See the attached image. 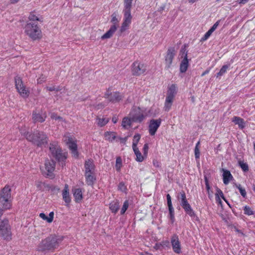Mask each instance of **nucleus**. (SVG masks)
Instances as JSON below:
<instances>
[{"label": "nucleus", "mask_w": 255, "mask_h": 255, "mask_svg": "<svg viewBox=\"0 0 255 255\" xmlns=\"http://www.w3.org/2000/svg\"><path fill=\"white\" fill-rule=\"evenodd\" d=\"M43 183L41 182H37L36 183V185L37 186V187L39 189H41V185Z\"/></svg>", "instance_id": "obj_56"}, {"label": "nucleus", "mask_w": 255, "mask_h": 255, "mask_svg": "<svg viewBox=\"0 0 255 255\" xmlns=\"http://www.w3.org/2000/svg\"><path fill=\"white\" fill-rule=\"evenodd\" d=\"M3 210H4V209H3V208H1L0 207V218H1V216H2V214H3Z\"/></svg>", "instance_id": "obj_61"}, {"label": "nucleus", "mask_w": 255, "mask_h": 255, "mask_svg": "<svg viewBox=\"0 0 255 255\" xmlns=\"http://www.w3.org/2000/svg\"><path fill=\"white\" fill-rule=\"evenodd\" d=\"M176 54V51L173 47L169 48L165 57V64L169 68Z\"/></svg>", "instance_id": "obj_18"}, {"label": "nucleus", "mask_w": 255, "mask_h": 255, "mask_svg": "<svg viewBox=\"0 0 255 255\" xmlns=\"http://www.w3.org/2000/svg\"><path fill=\"white\" fill-rule=\"evenodd\" d=\"M200 142L199 141L197 142V143L196 144L195 149H194V153H195V157L196 159H199L200 156V152L199 149Z\"/></svg>", "instance_id": "obj_39"}, {"label": "nucleus", "mask_w": 255, "mask_h": 255, "mask_svg": "<svg viewBox=\"0 0 255 255\" xmlns=\"http://www.w3.org/2000/svg\"><path fill=\"white\" fill-rule=\"evenodd\" d=\"M55 164L53 160H46L45 162L44 166L42 170L43 174L47 177L53 178L54 177V171L55 170Z\"/></svg>", "instance_id": "obj_13"}, {"label": "nucleus", "mask_w": 255, "mask_h": 255, "mask_svg": "<svg viewBox=\"0 0 255 255\" xmlns=\"http://www.w3.org/2000/svg\"><path fill=\"white\" fill-rule=\"evenodd\" d=\"M140 255H152L151 254L145 253L144 254H141Z\"/></svg>", "instance_id": "obj_63"}, {"label": "nucleus", "mask_w": 255, "mask_h": 255, "mask_svg": "<svg viewBox=\"0 0 255 255\" xmlns=\"http://www.w3.org/2000/svg\"><path fill=\"white\" fill-rule=\"evenodd\" d=\"M213 32L212 31H211L210 30H209L204 35V38H203V39L204 40H206L210 36V35H211V34Z\"/></svg>", "instance_id": "obj_51"}, {"label": "nucleus", "mask_w": 255, "mask_h": 255, "mask_svg": "<svg viewBox=\"0 0 255 255\" xmlns=\"http://www.w3.org/2000/svg\"><path fill=\"white\" fill-rule=\"evenodd\" d=\"M177 92V86L176 85L171 84L168 86L164 106V109L165 111H169L171 109Z\"/></svg>", "instance_id": "obj_6"}, {"label": "nucleus", "mask_w": 255, "mask_h": 255, "mask_svg": "<svg viewBox=\"0 0 255 255\" xmlns=\"http://www.w3.org/2000/svg\"><path fill=\"white\" fill-rule=\"evenodd\" d=\"M142 150L144 155L147 156L148 150V145L147 143H145L144 144Z\"/></svg>", "instance_id": "obj_50"}, {"label": "nucleus", "mask_w": 255, "mask_h": 255, "mask_svg": "<svg viewBox=\"0 0 255 255\" xmlns=\"http://www.w3.org/2000/svg\"><path fill=\"white\" fill-rule=\"evenodd\" d=\"M132 122L131 118L129 116V117H125L123 119L122 126L124 128L128 129L130 127Z\"/></svg>", "instance_id": "obj_36"}, {"label": "nucleus", "mask_w": 255, "mask_h": 255, "mask_svg": "<svg viewBox=\"0 0 255 255\" xmlns=\"http://www.w3.org/2000/svg\"><path fill=\"white\" fill-rule=\"evenodd\" d=\"M109 121V118L104 116L98 117L96 119V123L98 127H103L106 125Z\"/></svg>", "instance_id": "obj_30"}, {"label": "nucleus", "mask_w": 255, "mask_h": 255, "mask_svg": "<svg viewBox=\"0 0 255 255\" xmlns=\"http://www.w3.org/2000/svg\"><path fill=\"white\" fill-rule=\"evenodd\" d=\"M45 80L44 78H43L42 79H41V78H39L37 79V83H42L43 81H44Z\"/></svg>", "instance_id": "obj_59"}, {"label": "nucleus", "mask_w": 255, "mask_h": 255, "mask_svg": "<svg viewBox=\"0 0 255 255\" xmlns=\"http://www.w3.org/2000/svg\"><path fill=\"white\" fill-rule=\"evenodd\" d=\"M73 196L76 202H80L83 199V193L80 188H76L73 190Z\"/></svg>", "instance_id": "obj_31"}, {"label": "nucleus", "mask_w": 255, "mask_h": 255, "mask_svg": "<svg viewBox=\"0 0 255 255\" xmlns=\"http://www.w3.org/2000/svg\"><path fill=\"white\" fill-rule=\"evenodd\" d=\"M140 137L141 135L139 133H136L134 135L132 145V149L138 148L137 146Z\"/></svg>", "instance_id": "obj_37"}, {"label": "nucleus", "mask_w": 255, "mask_h": 255, "mask_svg": "<svg viewBox=\"0 0 255 255\" xmlns=\"http://www.w3.org/2000/svg\"><path fill=\"white\" fill-rule=\"evenodd\" d=\"M229 68L228 65H224L221 69H220V71L217 73V77L222 76L224 74H225L227 69Z\"/></svg>", "instance_id": "obj_43"}, {"label": "nucleus", "mask_w": 255, "mask_h": 255, "mask_svg": "<svg viewBox=\"0 0 255 255\" xmlns=\"http://www.w3.org/2000/svg\"><path fill=\"white\" fill-rule=\"evenodd\" d=\"M235 231L236 232H237L238 233H239L242 235H244L243 233L241 230L238 229L237 228H235Z\"/></svg>", "instance_id": "obj_58"}, {"label": "nucleus", "mask_w": 255, "mask_h": 255, "mask_svg": "<svg viewBox=\"0 0 255 255\" xmlns=\"http://www.w3.org/2000/svg\"><path fill=\"white\" fill-rule=\"evenodd\" d=\"M249 0H238L237 2L239 4H244L246 3Z\"/></svg>", "instance_id": "obj_54"}, {"label": "nucleus", "mask_w": 255, "mask_h": 255, "mask_svg": "<svg viewBox=\"0 0 255 255\" xmlns=\"http://www.w3.org/2000/svg\"><path fill=\"white\" fill-rule=\"evenodd\" d=\"M0 238L6 241H9L12 239L11 227L6 219H3L0 222Z\"/></svg>", "instance_id": "obj_7"}, {"label": "nucleus", "mask_w": 255, "mask_h": 255, "mask_svg": "<svg viewBox=\"0 0 255 255\" xmlns=\"http://www.w3.org/2000/svg\"><path fill=\"white\" fill-rule=\"evenodd\" d=\"M46 89L50 91H54L57 89L54 86H46Z\"/></svg>", "instance_id": "obj_52"}, {"label": "nucleus", "mask_w": 255, "mask_h": 255, "mask_svg": "<svg viewBox=\"0 0 255 255\" xmlns=\"http://www.w3.org/2000/svg\"><path fill=\"white\" fill-rule=\"evenodd\" d=\"M180 196L181 205L184 209L185 212L191 217L193 218L196 217L197 220H199L198 218L196 216L194 211L193 210L190 205L188 202L185 193L184 192H181Z\"/></svg>", "instance_id": "obj_12"}, {"label": "nucleus", "mask_w": 255, "mask_h": 255, "mask_svg": "<svg viewBox=\"0 0 255 255\" xmlns=\"http://www.w3.org/2000/svg\"><path fill=\"white\" fill-rule=\"evenodd\" d=\"M179 55L182 59L180 64L179 70L182 73H185L189 66V60L188 59V51L185 48H183L180 50Z\"/></svg>", "instance_id": "obj_11"}, {"label": "nucleus", "mask_w": 255, "mask_h": 255, "mask_svg": "<svg viewBox=\"0 0 255 255\" xmlns=\"http://www.w3.org/2000/svg\"><path fill=\"white\" fill-rule=\"evenodd\" d=\"M14 85L17 92L23 98L28 97L30 91L24 85L21 78L18 76L14 77Z\"/></svg>", "instance_id": "obj_9"}, {"label": "nucleus", "mask_w": 255, "mask_h": 255, "mask_svg": "<svg viewBox=\"0 0 255 255\" xmlns=\"http://www.w3.org/2000/svg\"><path fill=\"white\" fill-rule=\"evenodd\" d=\"M222 172V177L223 183L225 185H228L230 181L234 179V177L230 171L227 169L222 168L221 170Z\"/></svg>", "instance_id": "obj_20"}, {"label": "nucleus", "mask_w": 255, "mask_h": 255, "mask_svg": "<svg viewBox=\"0 0 255 255\" xmlns=\"http://www.w3.org/2000/svg\"><path fill=\"white\" fill-rule=\"evenodd\" d=\"M106 96L109 101L114 103L119 102L122 99V95L118 92H114L108 95H106Z\"/></svg>", "instance_id": "obj_24"}, {"label": "nucleus", "mask_w": 255, "mask_h": 255, "mask_svg": "<svg viewBox=\"0 0 255 255\" xmlns=\"http://www.w3.org/2000/svg\"><path fill=\"white\" fill-rule=\"evenodd\" d=\"M133 0H124V4L132 5Z\"/></svg>", "instance_id": "obj_53"}, {"label": "nucleus", "mask_w": 255, "mask_h": 255, "mask_svg": "<svg viewBox=\"0 0 255 255\" xmlns=\"http://www.w3.org/2000/svg\"><path fill=\"white\" fill-rule=\"evenodd\" d=\"M117 29L115 25H111L110 29L101 36L102 40L107 39L111 38Z\"/></svg>", "instance_id": "obj_26"}, {"label": "nucleus", "mask_w": 255, "mask_h": 255, "mask_svg": "<svg viewBox=\"0 0 255 255\" xmlns=\"http://www.w3.org/2000/svg\"><path fill=\"white\" fill-rule=\"evenodd\" d=\"M109 208L111 212L116 214L119 209V203L117 200L111 202L109 204Z\"/></svg>", "instance_id": "obj_35"}, {"label": "nucleus", "mask_w": 255, "mask_h": 255, "mask_svg": "<svg viewBox=\"0 0 255 255\" xmlns=\"http://www.w3.org/2000/svg\"><path fill=\"white\" fill-rule=\"evenodd\" d=\"M85 176L87 184L90 186L93 185L96 181V177L93 175V173L85 174Z\"/></svg>", "instance_id": "obj_34"}, {"label": "nucleus", "mask_w": 255, "mask_h": 255, "mask_svg": "<svg viewBox=\"0 0 255 255\" xmlns=\"http://www.w3.org/2000/svg\"><path fill=\"white\" fill-rule=\"evenodd\" d=\"M236 187L239 189L240 194L244 197L246 198L247 196V192L245 188H243L241 185H237Z\"/></svg>", "instance_id": "obj_42"}, {"label": "nucleus", "mask_w": 255, "mask_h": 255, "mask_svg": "<svg viewBox=\"0 0 255 255\" xmlns=\"http://www.w3.org/2000/svg\"><path fill=\"white\" fill-rule=\"evenodd\" d=\"M133 150L136 156L135 160L137 162H142L147 156L144 155V153L142 154L138 148H133Z\"/></svg>", "instance_id": "obj_33"}, {"label": "nucleus", "mask_w": 255, "mask_h": 255, "mask_svg": "<svg viewBox=\"0 0 255 255\" xmlns=\"http://www.w3.org/2000/svg\"><path fill=\"white\" fill-rule=\"evenodd\" d=\"M205 184H206V189L207 190V193L208 195V197L209 198L211 199L212 198V194L209 192V190L210 189V187L208 180L206 178H205Z\"/></svg>", "instance_id": "obj_47"}, {"label": "nucleus", "mask_w": 255, "mask_h": 255, "mask_svg": "<svg viewBox=\"0 0 255 255\" xmlns=\"http://www.w3.org/2000/svg\"><path fill=\"white\" fill-rule=\"evenodd\" d=\"M146 71V66L139 61L134 62L131 66V71L134 76H139L143 74Z\"/></svg>", "instance_id": "obj_15"}, {"label": "nucleus", "mask_w": 255, "mask_h": 255, "mask_svg": "<svg viewBox=\"0 0 255 255\" xmlns=\"http://www.w3.org/2000/svg\"><path fill=\"white\" fill-rule=\"evenodd\" d=\"M12 201L11 187L6 185L0 191V205L3 209L10 210L12 208Z\"/></svg>", "instance_id": "obj_2"}, {"label": "nucleus", "mask_w": 255, "mask_h": 255, "mask_svg": "<svg viewBox=\"0 0 255 255\" xmlns=\"http://www.w3.org/2000/svg\"><path fill=\"white\" fill-rule=\"evenodd\" d=\"M118 189L123 192L127 193V186L123 182H121L119 183L118 185Z\"/></svg>", "instance_id": "obj_45"}, {"label": "nucleus", "mask_w": 255, "mask_h": 255, "mask_svg": "<svg viewBox=\"0 0 255 255\" xmlns=\"http://www.w3.org/2000/svg\"><path fill=\"white\" fill-rule=\"evenodd\" d=\"M49 150L53 157H55L59 161H64L67 158V153L62 152L58 143L56 142L50 144Z\"/></svg>", "instance_id": "obj_10"}, {"label": "nucleus", "mask_w": 255, "mask_h": 255, "mask_svg": "<svg viewBox=\"0 0 255 255\" xmlns=\"http://www.w3.org/2000/svg\"><path fill=\"white\" fill-rule=\"evenodd\" d=\"M62 196L66 205H69L71 201V199L69 193V187L67 184H65L64 189L62 191Z\"/></svg>", "instance_id": "obj_21"}, {"label": "nucleus", "mask_w": 255, "mask_h": 255, "mask_svg": "<svg viewBox=\"0 0 255 255\" xmlns=\"http://www.w3.org/2000/svg\"><path fill=\"white\" fill-rule=\"evenodd\" d=\"M39 217L43 220L46 221L48 223H51L54 219V212H51L49 213L48 216L46 215L43 213H41L39 215Z\"/></svg>", "instance_id": "obj_27"}, {"label": "nucleus", "mask_w": 255, "mask_h": 255, "mask_svg": "<svg viewBox=\"0 0 255 255\" xmlns=\"http://www.w3.org/2000/svg\"><path fill=\"white\" fill-rule=\"evenodd\" d=\"M63 141L68 145L69 148L71 150L72 155L75 157H78L77 145L76 140L74 137L70 133L66 132L63 136Z\"/></svg>", "instance_id": "obj_8"}, {"label": "nucleus", "mask_w": 255, "mask_h": 255, "mask_svg": "<svg viewBox=\"0 0 255 255\" xmlns=\"http://www.w3.org/2000/svg\"><path fill=\"white\" fill-rule=\"evenodd\" d=\"M244 214L250 216L254 214L255 212L248 206H246L244 207Z\"/></svg>", "instance_id": "obj_41"}, {"label": "nucleus", "mask_w": 255, "mask_h": 255, "mask_svg": "<svg viewBox=\"0 0 255 255\" xmlns=\"http://www.w3.org/2000/svg\"><path fill=\"white\" fill-rule=\"evenodd\" d=\"M120 21V19L118 17L117 14L113 13L111 15V22L112 23V25H115L118 27V25L119 24V22Z\"/></svg>", "instance_id": "obj_38"}, {"label": "nucleus", "mask_w": 255, "mask_h": 255, "mask_svg": "<svg viewBox=\"0 0 255 255\" xmlns=\"http://www.w3.org/2000/svg\"><path fill=\"white\" fill-rule=\"evenodd\" d=\"M171 244L173 252L176 254L181 253V246L178 237L174 235L171 239Z\"/></svg>", "instance_id": "obj_17"}, {"label": "nucleus", "mask_w": 255, "mask_h": 255, "mask_svg": "<svg viewBox=\"0 0 255 255\" xmlns=\"http://www.w3.org/2000/svg\"><path fill=\"white\" fill-rule=\"evenodd\" d=\"M104 136L105 140L113 142L117 137V133L114 131H106Z\"/></svg>", "instance_id": "obj_32"}, {"label": "nucleus", "mask_w": 255, "mask_h": 255, "mask_svg": "<svg viewBox=\"0 0 255 255\" xmlns=\"http://www.w3.org/2000/svg\"><path fill=\"white\" fill-rule=\"evenodd\" d=\"M239 165H240V166L241 167V168H242V169L244 171L246 172V171H248L249 166H248V165L246 163L240 161V162H239Z\"/></svg>", "instance_id": "obj_46"}, {"label": "nucleus", "mask_w": 255, "mask_h": 255, "mask_svg": "<svg viewBox=\"0 0 255 255\" xmlns=\"http://www.w3.org/2000/svg\"><path fill=\"white\" fill-rule=\"evenodd\" d=\"M20 0H9V2L11 4H15L19 1Z\"/></svg>", "instance_id": "obj_57"}, {"label": "nucleus", "mask_w": 255, "mask_h": 255, "mask_svg": "<svg viewBox=\"0 0 255 255\" xmlns=\"http://www.w3.org/2000/svg\"><path fill=\"white\" fill-rule=\"evenodd\" d=\"M232 121L235 125H238L240 129H243L246 126V123L245 121L240 117L235 116L233 118Z\"/></svg>", "instance_id": "obj_29"}, {"label": "nucleus", "mask_w": 255, "mask_h": 255, "mask_svg": "<svg viewBox=\"0 0 255 255\" xmlns=\"http://www.w3.org/2000/svg\"><path fill=\"white\" fill-rule=\"evenodd\" d=\"M64 237L50 236L42 240L37 246V250L41 252L54 251L57 249L63 240Z\"/></svg>", "instance_id": "obj_1"}, {"label": "nucleus", "mask_w": 255, "mask_h": 255, "mask_svg": "<svg viewBox=\"0 0 255 255\" xmlns=\"http://www.w3.org/2000/svg\"><path fill=\"white\" fill-rule=\"evenodd\" d=\"M131 6L132 5L124 4L123 19L120 27V31L122 33L128 29L131 23L132 19L131 13Z\"/></svg>", "instance_id": "obj_5"}, {"label": "nucleus", "mask_w": 255, "mask_h": 255, "mask_svg": "<svg viewBox=\"0 0 255 255\" xmlns=\"http://www.w3.org/2000/svg\"><path fill=\"white\" fill-rule=\"evenodd\" d=\"M210 71V70H206L205 71H204L202 74H201V76H204V75H205L206 74L209 73Z\"/></svg>", "instance_id": "obj_60"}, {"label": "nucleus", "mask_w": 255, "mask_h": 255, "mask_svg": "<svg viewBox=\"0 0 255 255\" xmlns=\"http://www.w3.org/2000/svg\"><path fill=\"white\" fill-rule=\"evenodd\" d=\"M129 116L132 122L139 123L142 122L146 116L144 115L143 110L139 107L134 108L130 112Z\"/></svg>", "instance_id": "obj_14"}, {"label": "nucleus", "mask_w": 255, "mask_h": 255, "mask_svg": "<svg viewBox=\"0 0 255 255\" xmlns=\"http://www.w3.org/2000/svg\"><path fill=\"white\" fill-rule=\"evenodd\" d=\"M21 133L28 141L37 146H41L47 143V135L43 132L37 131L33 133H22V132Z\"/></svg>", "instance_id": "obj_3"}, {"label": "nucleus", "mask_w": 255, "mask_h": 255, "mask_svg": "<svg viewBox=\"0 0 255 255\" xmlns=\"http://www.w3.org/2000/svg\"><path fill=\"white\" fill-rule=\"evenodd\" d=\"M51 118L53 119H54L55 120H59L61 122H65V120H63L62 118H61L59 116H57L54 113H53L51 115Z\"/></svg>", "instance_id": "obj_48"}, {"label": "nucleus", "mask_w": 255, "mask_h": 255, "mask_svg": "<svg viewBox=\"0 0 255 255\" xmlns=\"http://www.w3.org/2000/svg\"><path fill=\"white\" fill-rule=\"evenodd\" d=\"M166 197L169 212V218L172 223H173L174 221V210L172 206L171 198L169 194H167Z\"/></svg>", "instance_id": "obj_23"}, {"label": "nucleus", "mask_w": 255, "mask_h": 255, "mask_svg": "<svg viewBox=\"0 0 255 255\" xmlns=\"http://www.w3.org/2000/svg\"><path fill=\"white\" fill-rule=\"evenodd\" d=\"M28 20L30 21V22H33L34 21H39L40 22H43V17L38 12L36 11H33L30 12L28 17Z\"/></svg>", "instance_id": "obj_22"}, {"label": "nucleus", "mask_w": 255, "mask_h": 255, "mask_svg": "<svg viewBox=\"0 0 255 255\" xmlns=\"http://www.w3.org/2000/svg\"><path fill=\"white\" fill-rule=\"evenodd\" d=\"M123 141L126 142L127 140V138H125L124 139H122Z\"/></svg>", "instance_id": "obj_64"}, {"label": "nucleus", "mask_w": 255, "mask_h": 255, "mask_svg": "<svg viewBox=\"0 0 255 255\" xmlns=\"http://www.w3.org/2000/svg\"><path fill=\"white\" fill-rule=\"evenodd\" d=\"M216 201L220 205H222L221 199H223L226 202L228 203L227 201L224 197L223 192L218 187H216V192L215 193Z\"/></svg>", "instance_id": "obj_28"}, {"label": "nucleus", "mask_w": 255, "mask_h": 255, "mask_svg": "<svg viewBox=\"0 0 255 255\" xmlns=\"http://www.w3.org/2000/svg\"><path fill=\"white\" fill-rule=\"evenodd\" d=\"M128 200L125 201L121 210V214L122 215L124 214L126 212L128 207Z\"/></svg>", "instance_id": "obj_44"}, {"label": "nucleus", "mask_w": 255, "mask_h": 255, "mask_svg": "<svg viewBox=\"0 0 255 255\" xmlns=\"http://www.w3.org/2000/svg\"><path fill=\"white\" fill-rule=\"evenodd\" d=\"M95 169V166L93 161L92 160H88L85 163V174L93 173Z\"/></svg>", "instance_id": "obj_25"}, {"label": "nucleus", "mask_w": 255, "mask_h": 255, "mask_svg": "<svg viewBox=\"0 0 255 255\" xmlns=\"http://www.w3.org/2000/svg\"><path fill=\"white\" fill-rule=\"evenodd\" d=\"M112 122L114 123V124H116L118 122V118L116 116H114L113 118H112Z\"/></svg>", "instance_id": "obj_55"}, {"label": "nucleus", "mask_w": 255, "mask_h": 255, "mask_svg": "<svg viewBox=\"0 0 255 255\" xmlns=\"http://www.w3.org/2000/svg\"><path fill=\"white\" fill-rule=\"evenodd\" d=\"M196 0H188L190 3H194L196 1Z\"/></svg>", "instance_id": "obj_62"}, {"label": "nucleus", "mask_w": 255, "mask_h": 255, "mask_svg": "<svg viewBox=\"0 0 255 255\" xmlns=\"http://www.w3.org/2000/svg\"><path fill=\"white\" fill-rule=\"evenodd\" d=\"M219 23L220 20H218L217 21H216L209 30L212 32H213L217 28L219 24Z\"/></svg>", "instance_id": "obj_49"}, {"label": "nucleus", "mask_w": 255, "mask_h": 255, "mask_svg": "<svg viewBox=\"0 0 255 255\" xmlns=\"http://www.w3.org/2000/svg\"><path fill=\"white\" fill-rule=\"evenodd\" d=\"M161 123V120L160 119H152L150 121L148 125V132L150 135H155Z\"/></svg>", "instance_id": "obj_16"}, {"label": "nucleus", "mask_w": 255, "mask_h": 255, "mask_svg": "<svg viewBox=\"0 0 255 255\" xmlns=\"http://www.w3.org/2000/svg\"><path fill=\"white\" fill-rule=\"evenodd\" d=\"M122 166V160L121 157L116 158L115 168L117 171H120Z\"/></svg>", "instance_id": "obj_40"}, {"label": "nucleus", "mask_w": 255, "mask_h": 255, "mask_svg": "<svg viewBox=\"0 0 255 255\" xmlns=\"http://www.w3.org/2000/svg\"><path fill=\"white\" fill-rule=\"evenodd\" d=\"M47 115L45 112L38 111L33 113L32 118L34 122L42 123L46 118Z\"/></svg>", "instance_id": "obj_19"}, {"label": "nucleus", "mask_w": 255, "mask_h": 255, "mask_svg": "<svg viewBox=\"0 0 255 255\" xmlns=\"http://www.w3.org/2000/svg\"><path fill=\"white\" fill-rule=\"evenodd\" d=\"M24 32L33 40H39L42 36L40 27L36 22H27L24 27Z\"/></svg>", "instance_id": "obj_4"}]
</instances>
